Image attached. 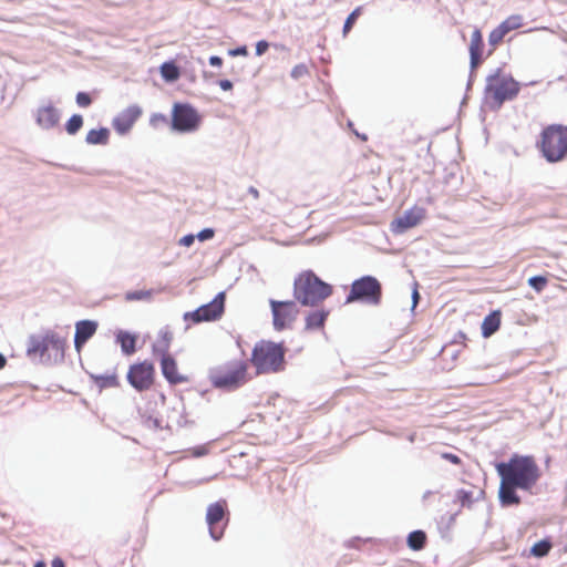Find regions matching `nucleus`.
Returning a JSON list of instances; mask_svg holds the SVG:
<instances>
[{"mask_svg":"<svg viewBox=\"0 0 567 567\" xmlns=\"http://www.w3.org/2000/svg\"><path fill=\"white\" fill-rule=\"evenodd\" d=\"M501 477L498 498L502 505H518L516 489L532 492L542 477V470L532 455L514 454L507 462L495 466Z\"/></svg>","mask_w":567,"mask_h":567,"instance_id":"obj_1","label":"nucleus"},{"mask_svg":"<svg viewBox=\"0 0 567 567\" xmlns=\"http://www.w3.org/2000/svg\"><path fill=\"white\" fill-rule=\"evenodd\" d=\"M286 352L284 342L260 340L254 346L249 361L257 375L278 373L286 368Z\"/></svg>","mask_w":567,"mask_h":567,"instance_id":"obj_2","label":"nucleus"},{"mask_svg":"<svg viewBox=\"0 0 567 567\" xmlns=\"http://www.w3.org/2000/svg\"><path fill=\"white\" fill-rule=\"evenodd\" d=\"M332 292V286L321 280L312 270H303L295 278L293 298L302 306L316 307Z\"/></svg>","mask_w":567,"mask_h":567,"instance_id":"obj_3","label":"nucleus"},{"mask_svg":"<svg viewBox=\"0 0 567 567\" xmlns=\"http://www.w3.org/2000/svg\"><path fill=\"white\" fill-rule=\"evenodd\" d=\"M208 379L215 389L236 391L251 380L248 361L236 359L210 369Z\"/></svg>","mask_w":567,"mask_h":567,"instance_id":"obj_4","label":"nucleus"},{"mask_svg":"<svg viewBox=\"0 0 567 567\" xmlns=\"http://www.w3.org/2000/svg\"><path fill=\"white\" fill-rule=\"evenodd\" d=\"M536 147L548 163H558L567 157V126L549 124L545 126Z\"/></svg>","mask_w":567,"mask_h":567,"instance_id":"obj_5","label":"nucleus"},{"mask_svg":"<svg viewBox=\"0 0 567 567\" xmlns=\"http://www.w3.org/2000/svg\"><path fill=\"white\" fill-rule=\"evenodd\" d=\"M519 89V83L511 74L497 69L486 78L485 101L491 106L499 109L505 101L515 99Z\"/></svg>","mask_w":567,"mask_h":567,"instance_id":"obj_6","label":"nucleus"},{"mask_svg":"<svg viewBox=\"0 0 567 567\" xmlns=\"http://www.w3.org/2000/svg\"><path fill=\"white\" fill-rule=\"evenodd\" d=\"M66 341L54 331H47L43 334H33L28 340L27 354L29 357L61 360L64 358Z\"/></svg>","mask_w":567,"mask_h":567,"instance_id":"obj_7","label":"nucleus"},{"mask_svg":"<svg viewBox=\"0 0 567 567\" xmlns=\"http://www.w3.org/2000/svg\"><path fill=\"white\" fill-rule=\"evenodd\" d=\"M382 285L373 276L367 275L355 279L350 287L346 303L362 302L379 306L382 301Z\"/></svg>","mask_w":567,"mask_h":567,"instance_id":"obj_8","label":"nucleus"},{"mask_svg":"<svg viewBox=\"0 0 567 567\" xmlns=\"http://www.w3.org/2000/svg\"><path fill=\"white\" fill-rule=\"evenodd\" d=\"M202 115L189 103H174L171 114L172 130L179 133H192L199 128Z\"/></svg>","mask_w":567,"mask_h":567,"instance_id":"obj_9","label":"nucleus"},{"mask_svg":"<svg viewBox=\"0 0 567 567\" xmlns=\"http://www.w3.org/2000/svg\"><path fill=\"white\" fill-rule=\"evenodd\" d=\"M126 379L130 385L136 391H148L156 380L154 363L148 360H144L131 364L127 370Z\"/></svg>","mask_w":567,"mask_h":567,"instance_id":"obj_10","label":"nucleus"},{"mask_svg":"<svg viewBox=\"0 0 567 567\" xmlns=\"http://www.w3.org/2000/svg\"><path fill=\"white\" fill-rule=\"evenodd\" d=\"M225 292H219L210 302L200 306L194 311L185 312L184 321L197 324L220 319L225 311Z\"/></svg>","mask_w":567,"mask_h":567,"instance_id":"obj_11","label":"nucleus"},{"mask_svg":"<svg viewBox=\"0 0 567 567\" xmlns=\"http://www.w3.org/2000/svg\"><path fill=\"white\" fill-rule=\"evenodd\" d=\"M269 306L272 313V326L276 331L290 328L299 315V309L293 300L278 301L270 299Z\"/></svg>","mask_w":567,"mask_h":567,"instance_id":"obj_12","label":"nucleus"},{"mask_svg":"<svg viewBox=\"0 0 567 567\" xmlns=\"http://www.w3.org/2000/svg\"><path fill=\"white\" fill-rule=\"evenodd\" d=\"M226 515L227 502L225 499L217 501L207 507L206 523L214 540H219L224 536L228 523Z\"/></svg>","mask_w":567,"mask_h":567,"instance_id":"obj_13","label":"nucleus"},{"mask_svg":"<svg viewBox=\"0 0 567 567\" xmlns=\"http://www.w3.org/2000/svg\"><path fill=\"white\" fill-rule=\"evenodd\" d=\"M524 25V18L519 14L509 16L498 27L491 31L488 35V43L494 49L498 47L504 38L512 31L517 30Z\"/></svg>","mask_w":567,"mask_h":567,"instance_id":"obj_14","label":"nucleus"},{"mask_svg":"<svg viewBox=\"0 0 567 567\" xmlns=\"http://www.w3.org/2000/svg\"><path fill=\"white\" fill-rule=\"evenodd\" d=\"M425 215L426 210L423 207L413 206L392 221L391 229L393 233L401 234L417 226L425 218Z\"/></svg>","mask_w":567,"mask_h":567,"instance_id":"obj_15","label":"nucleus"},{"mask_svg":"<svg viewBox=\"0 0 567 567\" xmlns=\"http://www.w3.org/2000/svg\"><path fill=\"white\" fill-rule=\"evenodd\" d=\"M142 113L143 110L138 105H130L113 120L114 130L121 135L128 133Z\"/></svg>","mask_w":567,"mask_h":567,"instance_id":"obj_16","label":"nucleus"},{"mask_svg":"<svg viewBox=\"0 0 567 567\" xmlns=\"http://www.w3.org/2000/svg\"><path fill=\"white\" fill-rule=\"evenodd\" d=\"M161 358V370L169 384L188 382V378L178 371L177 362L171 354H163Z\"/></svg>","mask_w":567,"mask_h":567,"instance_id":"obj_17","label":"nucleus"},{"mask_svg":"<svg viewBox=\"0 0 567 567\" xmlns=\"http://www.w3.org/2000/svg\"><path fill=\"white\" fill-rule=\"evenodd\" d=\"M35 120L38 125L42 128L51 130L60 122L59 110L52 104L41 106L37 111Z\"/></svg>","mask_w":567,"mask_h":567,"instance_id":"obj_18","label":"nucleus"},{"mask_svg":"<svg viewBox=\"0 0 567 567\" xmlns=\"http://www.w3.org/2000/svg\"><path fill=\"white\" fill-rule=\"evenodd\" d=\"M97 324L94 321L83 320L75 326L74 346L78 351L95 333Z\"/></svg>","mask_w":567,"mask_h":567,"instance_id":"obj_19","label":"nucleus"},{"mask_svg":"<svg viewBox=\"0 0 567 567\" xmlns=\"http://www.w3.org/2000/svg\"><path fill=\"white\" fill-rule=\"evenodd\" d=\"M483 35L482 32L478 29H475L472 32L471 35V43H470V55H471V65L472 68H477L478 64L482 62L483 56Z\"/></svg>","mask_w":567,"mask_h":567,"instance_id":"obj_20","label":"nucleus"},{"mask_svg":"<svg viewBox=\"0 0 567 567\" xmlns=\"http://www.w3.org/2000/svg\"><path fill=\"white\" fill-rule=\"evenodd\" d=\"M91 380L100 391L118 388L121 385L118 374L115 370L105 374H92Z\"/></svg>","mask_w":567,"mask_h":567,"instance_id":"obj_21","label":"nucleus"},{"mask_svg":"<svg viewBox=\"0 0 567 567\" xmlns=\"http://www.w3.org/2000/svg\"><path fill=\"white\" fill-rule=\"evenodd\" d=\"M329 310L317 309L308 313L305 319L306 330H319L323 329L327 318L329 317Z\"/></svg>","mask_w":567,"mask_h":567,"instance_id":"obj_22","label":"nucleus"},{"mask_svg":"<svg viewBox=\"0 0 567 567\" xmlns=\"http://www.w3.org/2000/svg\"><path fill=\"white\" fill-rule=\"evenodd\" d=\"M501 310H494L487 315L482 322V334L485 338L494 334L501 327Z\"/></svg>","mask_w":567,"mask_h":567,"instance_id":"obj_23","label":"nucleus"},{"mask_svg":"<svg viewBox=\"0 0 567 567\" xmlns=\"http://www.w3.org/2000/svg\"><path fill=\"white\" fill-rule=\"evenodd\" d=\"M173 340V333L168 330H162L158 333L157 340L153 346V353L155 355L169 354L168 350Z\"/></svg>","mask_w":567,"mask_h":567,"instance_id":"obj_24","label":"nucleus"},{"mask_svg":"<svg viewBox=\"0 0 567 567\" xmlns=\"http://www.w3.org/2000/svg\"><path fill=\"white\" fill-rule=\"evenodd\" d=\"M116 341L124 354L131 355L136 351V337L127 331H118Z\"/></svg>","mask_w":567,"mask_h":567,"instance_id":"obj_25","label":"nucleus"},{"mask_svg":"<svg viewBox=\"0 0 567 567\" xmlns=\"http://www.w3.org/2000/svg\"><path fill=\"white\" fill-rule=\"evenodd\" d=\"M426 543V534L423 530H414L408 537V545L413 550H421Z\"/></svg>","mask_w":567,"mask_h":567,"instance_id":"obj_26","label":"nucleus"},{"mask_svg":"<svg viewBox=\"0 0 567 567\" xmlns=\"http://www.w3.org/2000/svg\"><path fill=\"white\" fill-rule=\"evenodd\" d=\"M109 136L110 133L107 128L91 130L86 134V142L89 144H106Z\"/></svg>","mask_w":567,"mask_h":567,"instance_id":"obj_27","label":"nucleus"},{"mask_svg":"<svg viewBox=\"0 0 567 567\" xmlns=\"http://www.w3.org/2000/svg\"><path fill=\"white\" fill-rule=\"evenodd\" d=\"M154 291L152 289H142L135 291H128L125 293L126 301H141V300H151Z\"/></svg>","mask_w":567,"mask_h":567,"instance_id":"obj_28","label":"nucleus"},{"mask_svg":"<svg viewBox=\"0 0 567 567\" xmlns=\"http://www.w3.org/2000/svg\"><path fill=\"white\" fill-rule=\"evenodd\" d=\"M551 549V543L547 539H543L533 545L530 554L535 557H545Z\"/></svg>","mask_w":567,"mask_h":567,"instance_id":"obj_29","label":"nucleus"},{"mask_svg":"<svg viewBox=\"0 0 567 567\" xmlns=\"http://www.w3.org/2000/svg\"><path fill=\"white\" fill-rule=\"evenodd\" d=\"M162 76L167 81H175L179 76L178 68L174 63L166 62L161 66Z\"/></svg>","mask_w":567,"mask_h":567,"instance_id":"obj_30","label":"nucleus"},{"mask_svg":"<svg viewBox=\"0 0 567 567\" xmlns=\"http://www.w3.org/2000/svg\"><path fill=\"white\" fill-rule=\"evenodd\" d=\"M83 125V118L79 114H74L65 124V130L70 135L76 134Z\"/></svg>","mask_w":567,"mask_h":567,"instance_id":"obj_31","label":"nucleus"},{"mask_svg":"<svg viewBox=\"0 0 567 567\" xmlns=\"http://www.w3.org/2000/svg\"><path fill=\"white\" fill-rule=\"evenodd\" d=\"M548 284V279L544 276H534L528 279V285L534 288L537 292L545 289Z\"/></svg>","mask_w":567,"mask_h":567,"instance_id":"obj_32","label":"nucleus"},{"mask_svg":"<svg viewBox=\"0 0 567 567\" xmlns=\"http://www.w3.org/2000/svg\"><path fill=\"white\" fill-rule=\"evenodd\" d=\"M360 13H361V8L359 7L354 11H352L350 13V16L347 18L344 25H343V34L344 35L352 29V27L355 23Z\"/></svg>","mask_w":567,"mask_h":567,"instance_id":"obj_33","label":"nucleus"},{"mask_svg":"<svg viewBox=\"0 0 567 567\" xmlns=\"http://www.w3.org/2000/svg\"><path fill=\"white\" fill-rule=\"evenodd\" d=\"M166 123H167V117H166V115H164L162 113H154L150 117V124L153 127H158V126H161L163 124H166Z\"/></svg>","mask_w":567,"mask_h":567,"instance_id":"obj_34","label":"nucleus"},{"mask_svg":"<svg viewBox=\"0 0 567 567\" xmlns=\"http://www.w3.org/2000/svg\"><path fill=\"white\" fill-rule=\"evenodd\" d=\"M76 103L80 107H87L92 103V99L86 92H79L76 94Z\"/></svg>","mask_w":567,"mask_h":567,"instance_id":"obj_35","label":"nucleus"},{"mask_svg":"<svg viewBox=\"0 0 567 567\" xmlns=\"http://www.w3.org/2000/svg\"><path fill=\"white\" fill-rule=\"evenodd\" d=\"M308 73V69L305 64H298L296 65L291 71V76L293 79H299L305 76Z\"/></svg>","mask_w":567,"mask_h":567,"instance_id":"obj_36","label":"nucleus"},{"mask_svg":"<svg viewBox=\"0 0 567 567\" xmlns=\"http://www.w3.org/2000/svg\"><path fill=\"white\" fill-rule=\"evenodd\" d=\"M458 499L462 506H471L472 504V493L466 491L458 492Z\"/></svg>","mask_w":567,"mask_h":567,"instance_id":"obj_37","label":"nucleus"},{"mask_svg":"<svg viewBox=\"0 0 567 567\" xmlns=\"http://www.w3.org/2000/svg\"><path fill=\"white\" fill-rule=\"evenodd\" d=\"M441 456H442V458L449 461L450 463H452L454 465L462 464V460L456 454L445 452V453H442Z\"/></svg>","mask_w":567,"mask_h":567,"instance_id":"obj_38","label":"nucleus"},{"mask_svg":"<svg viewBox=\"0 0 567 567\" xmlns=\"http://www.w3.org/2000/svg\"><path fill=\"white\" fill-rule=\"evenodd\" d=\"M269 48V43L265 40L258 41L256 44V54L262 55Z\"/></svg>","mask_w":567,"mask_h":567,"instance_id":"obj_39","label":"nucleus"},{"mask_svg":"<svg viewBox=\"0 0 567 567\" xmlns=\"http://www.w3.org/2000/svg\"><path fill=\"white\" fill-rule=\"evenodd\" d=\"M194 240H195V236L194 235H186V236H183L181 239H179V245L181 246H185V247H189L194 244Z\"/></svg>","mask_w":567,"mask_h":567,"instance_id":"obj_40","label":"nucleus"},{"mask_svg":"<svg viewBox=\"0 0 567 567\" xmlns=\"http://www.w3.org/2000/svg\"><path fill=\"white\" fill-rule=\"evenodd\" d=\"M213 236H214V230H213V229H210V228H206V229L202 230V231L197 235L198 239H199V240H202V241H203V240H206V239H209V238H212Z\"/></svg>","mask_w":567,"mask_h":567,"instance_id":"obj_41","label":"nucleus"},{"mask_svg":"<svg viewBox=\"0 0 567 567\" xmlns=\"http://www.w3.org/2000/svg\"><path fill=\"white\" fill-rule=\"evenodd\" d=\"M218 85L220 86L221 90L224 91H230L233 89V83L231 81L229 80H220L218 82Z\"/></svg>","mask_w":567,"mask_h":567,"instance_id":"obj_42","label":"nucleus"},{"mask_svg":"<svg viewBox=\"0 0 567 567\" xmlns=\"http://www.w3.org/2000/svg\"><path fill=\"white\" fill-rule=\"evenodd\" d=\"M209 64L213 66H221L223 59L217 55H213L209 58Z\"/></svg>","mask_w":567,"mask_h":567,"instance_id":"obj_43","label":"nucleus"},{"mask_svg":"<svg viewBox=\"0 0 567 567\" xmlns=\"http://www.w3.org/2000/svg\"><path fill=\"white\" fill-rule=\"evenodd\" d=\"M230 54H233V55H246L247 54V49H246V47L238 48L236 50L230 51Z\"/></svg>","mask_w":567,"mask_h":567,"instance_id":"obj_44","label":"nucleus"},{"mask_svg":"<svg viewBox=\"0 0 567 567\" xmlns=\"http://www.w3.org/2000/svg\"><path fill=\"white\" fill-rule=\"evenodd\" d=\"M52 567H65L64 561L61 558L56 557L52 560Z\"/></svg>","mask_w":567,"mask_h":567,"instance_id":"obj_45","label":"nucleus"},{"mask_svg":"<svg viewBox=\"0 0 567 567\" xmlns=\"http://www.w3.org/2000/svg\"><path fill=\"white\" fill-rule=\"evenodd\" d=\"M7 364V359L3 354L0 353V370L3 369Z\"/></svg>","mask_w":567,"mask_h":567,"instance_id":"obj_46","label":"nucleus"},{"mask_svg":"<svg viewBox=\"0 0 567 567\" xmlns=\"http://www.w3.org/2000/svg\"><path fill=\"white\" fill-rule=\"evenodd\" d=\"M34 567H45V564L43 561H38Z\"/></svg>","mask_w":567,"mask_h":567,"instance_id":"obj_47","label":"nucleus"},{"mask_svg":"<svg viewBox=\"0 0 567 567\" xmlns=\"http://www.w3.org/2000/svg\"><path fill=\"white\" fill-rule=\"evenodd\" d=\"M417 298H419V293H417V291H414V293H413V299L416 301V300H417Z\"/></svg>","mask_w":567,"mask_h":567,"instance_id":"obj_48","label":"nucleus"}]
</instances>
